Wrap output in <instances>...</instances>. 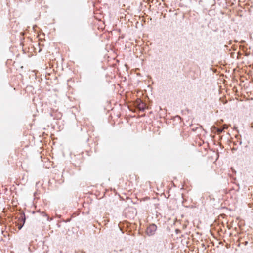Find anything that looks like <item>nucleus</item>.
Masks as SVG:
<instances>
[{"label": "nucleus", "instance_id": "obj_13", "mask_svg": "<svg viewBox=\"0 0 253 253\" xmlns=\"http://www.w3.org/2000/svg\"><path fill=\"white\" fill-rule=\"evenodd\" d=\"M234 129L235 130H236V129H237V127H235V126H234Z\"/></svg>", "mask_w": 253, "mask_h": 253}, {"label": "nucleus", "instance_id": "obj_2", "mask_svg": "<svg viewBox=\"0 0 253 253\" xmlns=\"http://www.w3.org/2000/svg\"><path fill=\"white\" fill-rule=\"evenodd\" d=\"M135 107L142 112H144L148 107L145 103L142 102L140 99H138L135 103Z\"/></svg>", "mask_w": 253, "mask_h": 253}, {"label": "nucleus", "instance_id": "obj_7", "mask_svg": "<svg viewBox=\"0 0 253 253\" xmlns=\"http://www.w3.org/2000/svg\"><path fill=\"white\" fill-rule=\"evenodd\" d=\"M41 215H42V216H44V217H47V220H49V217L47 216V214L46 213H45V212H43V211H42V212H41Z\"/></svg>", "mask_w": 253, "mask_h": 253}, {"label": "nucleus", "instance_id": "obj_3", "mask_svg": "<svg viewBox=\"0 0 253 253\" xmlns=\"http://www.w3.org/2000/svg\"><path fill=\"white\" fill-rule=\"evenodd\" d=\"M157 227L155 224H151L147 227L146 233L148 236L154 235L157 230Z\"/></svg>", "mask_w": 253, "mask_h": 253}, {"label": "nucleus", "instance_id": "obj_5", "mask_svg": "<svg viewBox=\"0 0 253 253\" xmlns=\"http://www.w3.org/2000/svg\"><path fill=\"white\" fill-rule=\"evenodd\" d=\"M199 126V127H193L192 128V130L193 131H196L198 128H200V129H202V126L200 125H198Z\"/></svg>", "mask_w": 253, "mask_h": 253}, {"label": "nucleus", "instance_id": "obj_11", "mask_svg": "<svg viewBox=\"0 0 253 253\" xmlns=\"http://www.w3.org/2000/svg\"><path fill=\"white\" fill-rule=\"evenodd\" d=\"M245 42V41H241V42H242V43H244Z\"/></svg>", "mask_w": 253, "mask_h": 253}, {"label": "nucleus", "instance_id": "obj_12", "mask_svg": "<svg viewBox=\"0 0 253 253\" xmlns=\"http://www.w3.org/2000/svg\"><path fill=\"white\" fill-rule=\"evenodd\" d=\"M247 244H248V242L247 241L245 242V244L247 245Z\"/></svg>", "mask_w": 253, "mask_h": 253}, {"label": "nucleus", "instance_id": "obj_6", "mask_svg": "<svg viewBox=\"0 0 253 253\" xmlns=\"http://www.w3.org/2000/svg\"><path fill=\"white\" fill-rule=\"evenodd\" d=\"M215 131L218 133V134H220L223 131V129H222V128L221 129L218 128L216 129Z\"/></svg>", "mask_w": 253, "mask_h": 253}, {"label": "nucleus", "instance_id": "obj_10", "mask_svg": "<svg viewBox=\"0 0 253 253\" xmlns=\"http://www.w3.org/2000/svg\"><path fill=\"white\" fill-rule=\"evenodd\" d=\"M231 150H232V152H233L234 151H236L237 150V148H232Z\"/></svg>", "mask_w": 253, "mask_h": 253}, {"label": "nucleus", "instance_id": "obj_1", "mask_svg": "<svg viewBox=\"0 0 253 253\" xmlns=\"http://www.w3.org/2000/svg\"><path fill=\"white\" fill-rule=\"evenodd\" d=\"M18 218V223L17 226L19 230H21L23 226H24V223L26 221V217L25 213L24 212L20 213L19 215V217H17Z\"/></svg>", "mask_w": 253, "mask_h": 253}, {"label": "nucleus", "instance_id": "obj_9", "mask_svg": "<svg viewBox=\"0 0 253 253\" xmlns=\"http://www.w3.org/2000/svg\"><path fill=\"white\" fill-rule=\"evenodd\" d=\"M218 128L217 127H216V126H212L211 128V129L212 130V131H213V130H215L216 131V129Z\"/></svg>", "mask_w": 253, "mask_h": 253}, {"label": "nucleus", "instance_id": "obj_4", "mask_svg": "<svg viewBox=\"0 0 253 253\" xmlns=\"http://www.w3.org/2000/svg\"><path fill=\"white\" fill-rule=\"evenodd\" d=\"M50 116L53 117L54 119L58 120L61 118L62 114L57 110H52L50 113Z\"/></svg>", "mask_w": 253, "mask_h": 253}, {"label": "nucleus", "instance_id": "obj_14", "mask_svg": "<svg viewBox=\"0 0 253 253\" xmlns=\"http://www.w3.org/2000/svg\"><path fill=\"white\" fill-rule=\"evenodd\" d=\"M251 127H252V128H253V124H252V125H251Z\"/></svg>", "mask_w": 253, "mask_h": 253}, {"label": "nucleus", "instance_id": "obj_8", "mask_svg": "<svg viewBox=\"0 0 253 253\" xmlns=\"http://www.w3.org/2000/svg\"><path fill=\"white\" fill-rule=\"evenodd\" d=\"M229 127V126L226 124H224L222 126V129H227Z\"/></svg>", "mask_w": 253, "mask_h": 253}]
</instances>
